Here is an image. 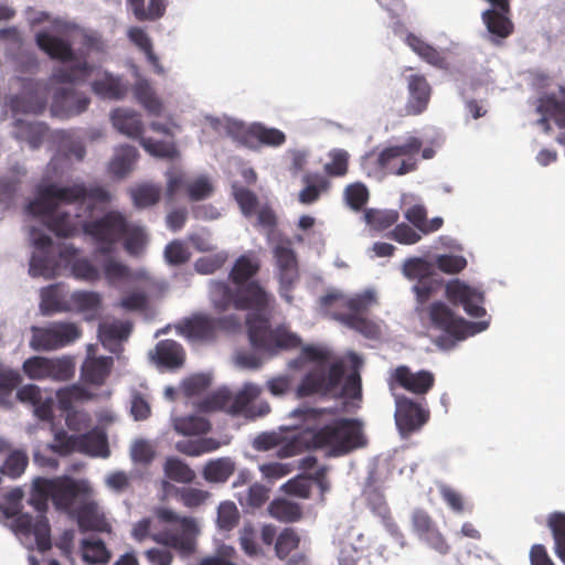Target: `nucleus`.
Instances as JSON below:
<instances>
[{
  "label": "nucleus",
  "mask_w": 565,
  "mask_h": 565,
  "mask_svg": "<svg viewBox=\"0 0 565 565\" xmlns=\"http://www.w3.org/2000/svg\"><path fill=\"white\" fill-rule=\"evenodd\" d=\"M393 463L388 456L377 455L369 459L364 468L363 489H383L385 482L392 476Z\"/></svg>",
  "instance_id": "26"
},
{
  "label": "nucleus",
  "mask_w": 565,
  "mask_h": 565,
  "mask_svg": "<svg viewBox=\"0 0 565 565\" xmlns=\"http://www.w3.org/2000/svg\"><path fill=\"white\" fill-rule=\"evenodd\" d=\"M247 136L268 147H279L286 142V135L281 130L262 124L252 125Z\"/></svg>",
  "instance_id": "49"
},
{
  "label": "nucleus",
  "mask_w": 565,
  "mask_h": 565,
  "mask_svg": "<svg viewBox=\"0 0 565 565\" xmlns=\"http://www.w3.org/2000/svg\"><path fill=\"white\" fill-rule=\"evenodd\" d=\"M138 159V151L135 147L126 145L119 147L109 163V172L113 177H125L132 172Z\"/></svg>",
  "instance_id": "41"
},
{
  "label": "nucleus",
  "mask_w": 565,
  "mask_h": 565,
  "mask_svg": "<svg viewBox=\"0 0 565 565\" xmlns=\"http://www.w3.org/2000/svg\"><path fill=\"white\" fill-rule=\"evenodd\" d=\"M547 525L554 537L555 554L565 564V513H551L547 518Z\"/></svg>",
  "instance_id": "51"
},
{
  "label": "nucleus",
  "mask_w": 565,
  "mask_h": 565,
  "mask_svg": "<svg viewBox=\"0 0 565 565\" xmlns=\"http://www.w3.org/2000/svg\"><path fill=\"white\" fill-rule=\"evenodd\" d=\"M305 449H323L329 457H339L353 449V418H339L317 430L294 436L279 449L280 457H292Z\"/></svg>",
  "instance_id": "2"
},
{
  "label": "nucleus",
  "mask_w": 565,
  "mask_h": 565,
  "mask_svg": "<svg viewBox=\"0 0 565 565\" xmlns=\"http://www.w3.org/2000/svg\"><path fill=\"white\" fill-rule=\"evenodd\" d=\"M35 42L39 49L52 60L63 63L73 62L75 60L74 50L67 40L53 35L46 31H41L36 34Z\"/></svg>",
  "instance_id": "25"
},
{
  "label": "nucleus",
  "mask_w": 565,
  "mask_h": 565,
  "mask_svg": "<svg viewBox=\"0 0 565 565\" xmlns=\"http://www.w3.org/2000/svg\"><path fill=\"white\" fill-rule=\"evenodd\" d=\"M235 462L230 457H221L209 460L202 471L203 478L211 483H223L235 471Z\"/></svg>",
  "instance_id": "39"
},
{
  "label": "nucleus",
  "mask_w": 565,
  "mask_h": 565,
  "mask_svg": "<svg viewBox=\"0 0 565 565\" xmlns=\"http://www.w3.org/2000/svg\"><path fill=\"white\" fill-rule=\"evenodd\" d=\"M72 311L86 315L87 319L95 318L102 307V296L96 291L77 290L70 295Z\"/></svg>",
  "instance_id": "36"
},
{
  "label": "nucleus",
  "mask_w": 565,
  "mask_h": 565,
  "mask_svg": "<svg viewBox=\"0 0 565 565\" xmlns=\"http://www.w3.org/2000/svg\"><path fill=\"white\" fill-rule=\"evenodd\" d=\"M300 537L294 529L282 530L275 544L276 555L280 559H285L294 550L298 548Z\"/></svg>",
  "instance_id": "61"
},
{
  "label": "nucleus",
  "mask_w": 565,
  "mask_h": 565,
  "mask_svg": "<svg viewBox=\"0 0 565 565\" xmlns=\"http://www.w3.org/2000/svg\"><path fill=\"white\" fill-rule=\"evenodd\" d=\"M209 295L213 308L218 312H224L232 307L236 309L237 287L233 289L225 281L211 280L209 284Z\"/></svg>",
  "instance_id": "35"
},
{
  "label": "nucleus",
  "mask_w": 565,
  "mask_h": 565,
  "mask_svg": "<svg viewBox=\"0 0 565 565\" xmlns=\"http://www.w3.org/2000/svg\"><path fill=\"white\" fill-rule=\"evenodd\" d=\"M124 248L131 256H139L147 244V235L140 226L127 225L124 236Z\"/></svg>",
  "instance_id": "56"
},
{
  "label": "nucleus",
  "mask_w": 565,
  "mask_h": 565,
  "mask_svg": "<svg viewBox=\"0 0 565 565\" xmlns=\"http://www.w3.org/2000/svg\"><path fill=\"white\" fill-rule=\"evenodd\" d=\"M113 367V358H86L82 365L81 376L85 383L100 386L106 382Z\"/></svg>",
  "instance_id": "29"
},
{
  "label": "nucleus",
  "mask_w": 565,
  "mask_h": 565,
  "mask_svg": "<svg viewBox=\"0 0 565 565\" xmlns=\"http://www.w3.org/2000/svg\"><path fill=\"white\" fill-rule=\"evenodd\" d=\"M83 558L92 564L106 563L109 559V552L103 541H88L83 542Z\"/></svg>",
  "instance_id": "63"
},
{
  "label": "nucleus",
  "mask_w": 565,
  "mask_h": 565,
  "mask_svg": "<svg viewBox=\"0 0 565 565\" xmlns=\"http://www.w3.org/2000/svg\"><path fill=\"white\" fill-rule=\"evenodd\" d=\"M269 513L273 518L282 522H296L301 519L302 512L297 503L280 499L269 505Z\"/></svg>",
  "instance_id": "54"
},
{
  "label": "nucleus",
  "mask_w": 565,
  "mask_h": 565,
  "mask_svg": "<svg viewBox=\"0 0 565 565\" xmlns=\"http://www.w3.org/2000/svg\"><path fill=\"white\" fill-rule=\"evenodd\" d=\"M90 87L95 95L104 99L118 100L128 93V86L121 78L108 72H104L100 78L93 81Z\"/></svg>",
  "instance_id": "30"
},
{
  "label": "nucleus",
  "mask_w": 565,
  "mask_h": 565,
  "mask_svg": "<svg viewBox=\"0 0 565 565\" xmlns=\"http://www.w3.org/2000/svg\"><path fill=\"white\" fill-rule=\"evenodd\" d=\"M40 310L44 316L72 311L70 297L67 298L63 285L55 284L41 290Z\"/></svg>",
  "instance_id": "27"
},
{
  "label": "nucleus",
  "mask_w": 565,
  "mask_h": 565,
  "mask_svg": "<svg viewBox=\"0 0 565 565\" xmlns=\"http://www.w3.org/2000/svg\"><path fill=\"white\" fill-rule=\"evenodd\" d=\"M94 65L85 58L71 66L56 67L50 81L57 84H74L85 82L93 73Z\"/></svg>",
  "instance_id": "33"
},
{
  "label": "nucleus",
  "mask_w": 565,
  "mask_h": 565,
  "mask_svg": "<svg viewBox=\"0 0 565 565\" xmlns=\"http://www.w3.org/2000/svg\"><path fill=\"white\" fill-rule=\"evenodd\" d=\"M30 348L38 352H50L71 345L82 337V329L70 321H54L46 326L31 327Z\"/></svg>",
  "instance_id": "5"
},
{
  "label": "nucleus",
  "mask_w": 565,
  "mask_h": 565,
  "mask_svg": "<svg viewBox=\"0 0 565 565\" xmlns=\"http://www.w3.org/2000/svg\"><path fill=\"white\" fill-rule=\"evenodd\" d=\"M14 137L30 145L31 148H38L47 132V126L40 121H26L17 119L14 121Z\"/></svg>",
  "instance_id": "37"
},
{
  "label": "nucleus",
  "mask_w": 565,
  "mask_h": 565,
  "mask_svg": "<svg viewBox=\"0 0 565 565\" xmlns=\"http://www.w3.org/2000/svg\"><path fill=\"white\" fill-rule=\"evenodd\" d=\"M447 299L455 306H462L465 312L475 318L486 315L484 294L477 287L455 279L446 285Z\"/></svg>",
  "instance_id": "16"
},
{
  "label": "nucleus",
  "mask_w": 565,
  "mask_h": 565,
  "mask_svg": "<svg viewBox=\"0 0 565 565\" xmlns=\"http://www.w3.org/2000/svg\"><path fill=\"white\" fill-rule=\"evenodd\" d=\"M156 359L162 366L177 369L184 362V351L177 341L162 340L156 345Z\"/></svg>",
  "instance_id": "38"
},
{
  "label": "nucleus",
  "mask_w": 565,
  "mask_h": 565,
  "mask_svg": "<svg viewBox=\"0 0 565 565\" xmlns=\"http://www.w3.org/2000/svg\"><path fill=\"white\" fill-rule=\"evenodd\" d=\"M29 457L24 450H14L6 458L0 472L11 479L19 478L26 469Z\"/></svg>",
  "instance_id": "55"
},
{
  "label": "nucleus",
  "mask_w": 565,
  "mask_h": 565,
  "mask_svg": "<svg viewBox=\"0 0 565 565\" xmlns=\"http://www.w3.org/2000/svg\"><path fill=\"white\" fill-rule=\"evenodd\" d=\"M52 502L56 510L70 511L76 500L88 491L84 481L64 476L50 479Z\"/></svg>",
  "instance_id": "19"
},
{
  "label": "nucleus",
  "mask_w": 565,
  "mask_h": 565,
  "mask_svg": "<svg viewBox=\"0 0 565 565\" xmlns=\"http://www.w3.org/2000/svg\"><path fill=\"white\" fill-rule=\"evenodd\" d=\"M77 451L90 456L108 457L109 448L106 436L96 430L77 436Z\"/></svg>",
  "instance_id": "40"
},
{
  "label": "nucleus",
  "mask_w": 565,
  "mask_h": 565,
  "mask_svg": "<svg viewBox=\"0 0 565 565\" xmlns=\"http://www.w3.org/2000/svg\"><path fill=\"white\" fill-rule=\"evenodd\" d=\"M71 271L75 279L95 282L100 279L99 269L87 258H76L71 264Z\"/></svg>",
  "instance_id": "58"
},
{
  "label": "nucleus",
  "mask_w": 565,
  "mask_h": 565,
  "mask_svg": "<svg viewBox=\"0 0 565 565\" xmlns=\"http://www.w3.org/2000/svg\"><path fill=\"white\" fill-rule=\"evenodd\" d=\"M132 90L137 102L142 105L148 113L152 115H159L161 113L162 104L147 79H138Z\"/></svg>",
  "instance_id": "45"
},
{
  "label": "nucleus",
  "mask_w": 565,
  "mask_h": 565,
  "mask_svg": "<svg viewBox=\"0 0 565 565\" xmlns=\"http://www.w3.org/2000/svg\"><path fill=\"white\" fill-rule=\"evenodd\" d=\"M505 14L495 9H489L482 13L488 31L500 39H505L513 32V23Z\"/></svg>",
  "instance_id": "44"
},
{
  "label": "nucleus",
  "mask_w": 565,
  "mask_h": 565,
  "mask_svg": "<svg viewBox=\"0 0 565 565\" xmlns=\"http://www.w3.org/2000/svg\"><path fill=\"white\" fill-rule=\"evenodd\" d=\"M232 403V393L227 388H220L212 394L207 395L199 403V408L202 412H217L222 411L230 414Z\"/></svg>",
  "instance_id": "53"
},
{
  "label": "nucleus",
  "mask_w": 565,
  "mask_h": 565,
  "mask_svg": "<svg viewBox=\"0 0 565 565\" xmlns=\"http://www.w3.org/2000/svg\"><path fill=\"white\" fill-rule=\"evenodd\" d=\"M408 100L406 103L407 115L416 116L424 113L429 104L431 87L422 74L407 76Z\"/></svg>",
  "instance_id": "24"
},
{
  "label": "nucleus",
  "mask_w": 565,
  "mask_h": 565,
  "mask_svg": "<svg viewBox=\"0 0 565 565\" xmlns=\"http://www.w3.org/2000/svg\"><path fill=\"white\" fill-rule=\"evenodd\" d=\"M420 149L422 142L415 137L409 138L404 145L384 149L376 159L377 172L406 174L414 171Z\"/></svg>",
  "instance_id": "10"
},
{
  "label": "nucleus",
  "mask_w": 565,
  "mask_h": 565,
  "mask_svg": "<svg viewBox=\"0 0 565 565\" xmlns=\"http://www.w3.org/2000/svg\"><path fill=\"white\" fill-rule=\"evenodd\" d=\"M140 145L146 151L159 158L174 159L179 154L173 142L141 138Z\"/></svg>",
  "instance_id": "64"
},
{
  "label": "nucleus",
  "mask_w": 565,
  "mask_h": 565,
  "mask_svg": "<svg viewBox=\"0 0 565 565\" xmlns=\"http://www.w3.org/2000/svg\"><path fill=\"white\" fill-rule=\"evenodd\" d=\"M163 471L167 478L179 483H191L195 479L194 470L177 457L166 460Z\"/></svg>",
  "instance_id": "50"
},
{
  "label": "nucleus",
  "mask_w": 565,
  "mask_h": 565,
  "mask_svg": "<svg viewBox=\"0 0 565 565\" xmlns=\"http://www.w3.org/2000/svg\"><path fill=\"white\" fill-rule=\"evenodd\" d=\"M233 195L245 216L249 217L256 212L258 198L253 191L234 184Z\"/></svg>",
  "instance_id": "62"
},
{
  "label": "nucleus",
  "mask_w": 565,
  "mask_h": 565,
  "mask_svg": "<svg viewBox=\"0 0 565 565\" xmlns=\"http://www.w3.org/2000/svg\"><path fill=\"white\" fill-rule=\"evenodd\" d=\"M275 299L258 280H250L247 284L237 286L236 310L250 311L246 317V326L252 316L260 319H268Z\"/></svg>",
  "instance_id": "13"
},
{
  "label": "nucleus",
  "mask_w": 565,
  "mask_h": 565,
  "mask_svg": "<svg viewBox=\"0 0 565 565\" xmlns=\"http://www.w3.org/2000/svg\"><path fill=\"white\" fill-rule=\"evenodd\" d=\"M56 396L60 408L62 411L70 412L75 402L88 401L93 397V394L85 387L78 384H73L71 386L60 388Z\"/></svg>",
  "instance_id": "52"
},
{
  "label": "nucleus",
  "mask_w": 565,
  "mask_h": 565,
  "mask_svg": "<svg viewBox=\"0 0 565 565\" xmlns=\"http://www.w3.org/2000/svg\"><path fill=\"white\" fill-rule=\"evenodd\" d=\"M403 274L409 279H422L434 275V265L420 257H413L405 260Z\"/></svg>",
  "instance_id": "60"
},
{
  "label": "nucleus",
  "mask_w": 565,
  "mask_h": 565,
  "mask_svg": "<svg viewBox=\"0 0 565 565\" xmlns=\"http://www.w3.org/2000/svg\"><path fill=\"white\" fill-rule=\"evenodd\" d=\"M129 194L137 209H146L160 201L161 188L151 183H143L130 189Z\"/></svg>",
  "instance_id": "48"
},
{
  "label": "nucleus",
  "mask_w": 565,
  "mask_h": 565,
  "mask_svg": "<svg viewBox=\"0 0 565 565\" xmlns=\"http://www.w3.org/2000/svg\"><path fill=\"white\" fill-rule=\"evenodd\" d=\"M399 218V214L395 210H377V209H364L362 214V221L370 232H382Z\"/></svg>",
  "instance_id": "42"
},
{
  "label": "nucleus",
  "mask_w": 565,
  "mask_h": 565,
  "mask_svg": "<svg viewBox=\"0 0 565 565\" xmlns=\"http://www.w3.org/2000/svg\"><path fill=\"white\" fill-rule=\"evenodd\" d=\"M320 310L334 320L353 328V298L338 291H330L320 298Z\"/></svg>",
  "instance_id": "23"
},
{
  "label": "nucleus",
  "mask_w": 565,
  "mask_h": 565,
  "mask_svg": "<svg viewBox=\"0 0 565 565\" xmlns=\"http://www.w3.org/2000/svg\"><path fill=\"white\" fill-rule=\"evenodd\" d=\"M428 315L431 324L436 329L445 331L457 339H465L468 329L473 326L463 318L456 317L451 309L440 301L434 302L429 307Z\"/></svg>",
  "instance_id": "20"
},
{
  "label": "nucleus",
  "mask_w": 565,
  "mask_h": 565,
  "mask_svg": "<svg viewBox=\"0 0 565 565\" xmlns=\"http://www.w3.org/2000/svg\"><path fill=\"white\" fill-rule=\"evenodd\" d=\"M248 338L253 348L268 353H276L280 349H295L300 339L286 330L270 328L269 319L252 316L248 320Z\"/></svg>",
  "instance_id": "8"
},
{
  "label": "nucleus",
  "mask_w": 565,
  "mask_h": 565,
  "mask_svg": "<svg viewBox=\"0 0 565 565\" xmlns=\"http://www.w3.org/2000/svg\"><path fill=\"white\" fill-rule=\"evenodd\" d=\"M262 394V387L255 383H245L239 391L232 394L230 415L243 416L248 420L264 417L270 413V405L266 401L255 403Z\"/></svg>",
  "instance_id": "15"
},
{
  "label": "nucleus",
  "mask_w": 565,
  "mask_h": 565,
  "mask_svg": "<svg viewBox=\"0 0 565 565\" xmlns=\"http://www.w3.org/2000/svg\"><path fill=\"white\" fill-rule=\"evenodd\" d=\"M344 373V364L341 361L332 363L328 373L321 369H315L303 376L296 390V395L303 398L316 394H331L339 388Z\"/></svg>",
  "instance_id": "12"
},
{
  "label": "nucleus",
  "mask_w": 565,
  "mask_h": 565,
  "mask_svg": "<svg viewBox=\"0 0 565 565\" xmlns=\"http://www.w3.org/2000/svg\"><path fill=\"white\" fill-rule=\"evenodd\" d=\"M259 270V258L253 253L243 254L235 260L230 271V279L235 286L244 285L254 280Z\"/></svg>",
  "instance_id": "32"
},
{
  "label": "nucleus",
  "mask_w": 565,
  "mask_h": 565,
  "mask_svg": "<svg viewBox=\"0 0 565 565\" xmlns=\"http://www.w3.org/2000/svg\"><path fill=\"white\" fill-rule=\"evenodd\" d=\"M30 238L35 250L30 259V275L51 277L57 267L52 238L38 228L30 231Z\"/></svg>",
  "instance_id": "14"
},
{
  "label": "nucleus",
  "mask_w": 565,
  "mask_h": 565,
  "mask_svg": "<svg viewBox=\"0 0 565 565\" xmlns=\"http://www.w3.org/2000/svg\"><path fill=\"white\" fill-rule=\"evenodd\" d=\"M86 189L82 185L58 188L47 185L41 188L36 198L26 206V212L33 216L45 217V225L60 237H70L74 233V226L68 213L56 214L61 203H74L84 201Z\"/></svg>",
  "instance_id": "3"
},
{
  "label": "nucleus",
  "mask_w": 565,
  "mask_h": 565,
  "mask_svg": "<svg viewBox=\"0 0 565 565\" xmlns=\"http://www.w3.org/2000/svg\"><path fill=\"white\" fill-rule=\"evenodd\" d=\"M103 273L106 281L110 286H117L122 282L138 280L141 275L130 269L129 266L116 260L107 259L103 265Z\"/></svg>",
  "instance_id": "43"
},
{
  "label": "nucleus",
  "mask_w": 565,
  "mask_h": 565,
  "mask_svg": "<svg viewBox=\"0 0 565 565\" xmlns=\"http://www.w3.org/2000/svg\"><path fill=\"white\" fill-rule=\"evenodd\" d=\"M239 327V319L234 316L214 318L205 313H195L183 319L175 329L180 335L201 342L214 341L218 330L233 331Z\"/></svg>",
  "instance_id": "6"
},
{
  "label": "nucleus",
  "mask_w": 565,
  "mask_h": 565,
  "mask_svg": "<svg viewBox=\"0 0 565 565\" xmlns=\"http://www.w3.org/2000/svg\"><path fill=\"white\" fill-rule=\"evenodd\" d=\"M130 333V326L120 321L102 323L98 329V337L104 345L107 343L125 340Z\"/></svg>",
  "instance_id": "57"
},
{
  "label": "nucleus",
  "mask_w": 565,
  "mask_h": 565,
  "mask_svg": "<svg viewBox=\"0 0 565 565\" xmlns=\"http://www.w3.org/2000/svg\"><path fill=\"white\" fill-rule=\"evenodd\" d=\"M395 404V422L403 436L420 429L429 419V411L409 397L396 395Z\"/></svg>",
  "instance_id": "17"
},
{
  "label": "nucleus",
  "mask_w": 565,
  "mask_h": 565,
  "mask_svg": "<svg viewBox=\"0 0 565 565\" xmlns=\"http://www.w3.org/2000/svg\"><path fill=\"white\" fill-rule=\"evenodd\" d=\"M536 110L541 115H547L558 128L565 129V102L554 94L541 97Z\"/></svg>",
  "instance_id": "47"
},
{
  "label": "nucleus",
  "mask_w": 565,
  "mask_h": 565,
  "mask_svg": "<svg viewBox=\"0 0 565 565\" xmlns=\"http://www.w3.org/2000/svg\"><path fill=\"white\" fill-rule=\"evenodd\" d=\"M49 87L38 81L28 82L20 95L11 100V108L14 113L42 114L47 104Z\"/></svg>",
  "instance_id": "18"
},
{
  "label": "nucleus",
  "mask_w": 565,
  "mask_h": 565,
  "mask_svg": "<svg viewBox=\"0 0 565 565\" xmlns=\"http://www.w3.org/2000/svg\"><path fill=\"white\" fill-rule=\"evenodd\" d=\"M276 278L279 284L278 292L288 303H291V295L300 278L299 264L292 243L289 238L280 239L273 248Z\"/></svg>",
  "instance_id": "9"
},
{
  "label": "nucleus",
  "mask_w": 565,
  "mask_h": 565,
  "mask_svg": "<svg viewBox=\"0 0 565 565\" xmlns=\"http://www.w3.org/2000/svg\"><path fill=\"white\" fill-rule=\"evenodd\" d=\"M239 521V512L232 501L221 502L217 508V526L222 531L233 530Z\"/></svg>",
  "instance_id": "59"
},
{
  "label": "nucleus",
  "mask_w": 565,
  "mask_h": 565,
  "mask_svg": "<svg viewBox=\"0 0 565 565\" xmlns=\"http://www.w3.org/2000/svg\"><path fill=\"white\" fill-rule=\"evenodd\" d=\"M77 524L82 532H109L110 525L94 503H86L77 510Z\"/></svg>",
  "instance_id": "34"
},
{
  "label": "nucleus",
  "mask_w": 565,
  "mask_h": 565,
  "mask_svg": "<svg viewBox=\"0 0 565 565\" xmlns=\"http://www.w3.org/2000/svg\"><path fill=\"white\" fill-rule=\"evenodd\" d=\"M111 121L114 127L122 135L138 139L139 142L143 138V122L140 114L129 109L117 108L111 113Z\"/></svg>",
  "instance_id": "28"
},
{
  "label": "nucleus",
  "mask_w": 565,
  "mask_h": 565,
  "mask_svg": "<svg viewBox=\"0 0 565 565\" xmlns=\"http://www.w3.org/2000/svg\"><path fill=\"white\" fill-rule=\"evenodd\" d=\"M312 481H315L318 484L322 492L328 489L324 467L319 468L311 478L298 476L294 479L288 480L284 484V490L288 494L307 499L310 497L311 493Z\"/></svg>",
  "instance_id": "31"
},
{
  "label": "nucleus",
  "mask_w": 565,
  "mask_h": 565,
  "mask_svg": "<svg viewBox=\"0 0 565 565\" xmlns=\"http://www.w3.org/2000/svg\"><path fill=\"white\" fill-rule=\"evenodd\" d=\"M50 499L52 500L50 479L42 477L35 478L28 502L39 512V515L33 518L29 513H20L12 521V529L17 534L34 536L36 547L41 553L52 547L51 526L45 515Z\"/></svg>",
  "instance_id": "4"
},
{
  "label": "nucleus",
  "mask_w": 565,
  "mask_h": 565,
  "mask_svg": "<svg viewBox=\"0 0 565 565\" xmlns=\"http://www.w3.org/2000/svg\"><path fill=\"white\" fill-rule=\"evenodd\" d=\"M90 99L82 93H77L73 88H58L55 90L51 114L55 117L67 119L85 111Z\"/></svg>",
  "instance_id": "21"
},
{
  "label": "nucleus",
  "mask_w": 565,
  "mask_h": 565,
  "mask_svg": "<svg viewBox=\"0 0 565 565\" xmlns=\"http://www.w3.org/2000/svg\"><path fill=\"white\" fill-rule=\"evenodd\" d=\"M174 429L177 433L184 436H199L204 435L211 430V423L196 415L182 416L174 419Z\"/></svg>",
  "instance_id": "46"
},
{
  "label": "nucleus",
  "mask_w": 565,
  "mask_h": 565,
  "mask_svg": "<svg viewBox=\"0 0 565 565\" xmlns=\"http://www.w3.org/2000/svg\"><path fill=\"white\" fill-rule=\"evenodd\" d=\"M393 382L413 394L425 395L434 386L435 376L426 370L414 373L408 366L399 365L392 374L391 388H393Z\"/></svg>",
  "instance_id": "22"
},
{
  "label": "nucleus",
  "mask_w": 565,
  "mask_h": 565,
  "mask_svg": "<svg viewBox=\"0 0 565 565\" xmlns=\"http://www.w3.org/2000/svg\"><path fill=\"white\" fill-rule=\"evenodd\" d=\"M200 532L194 518L180 516L170 509L158 508L152 518L141 519L134 525L131 535L138 542L151 539L162 546L145 552L150 565H171L173 554L170 550L182 558L196 553Z\"/></svg>",
  "instance_id": "1"
},
{
  "label": "nucleus",
  "mask_w": 565,
  "mask_h": 565,
  "mask_svg": "<svg viewBox=\"0 0 565 565\" xmlns=\"http://www.w3.org/2000/svg\"><path fill=\"white\" fill-rule=\"evenodd\" d=\"M22 370L31 380L66 382L75 374V363L70 356H31L23 362Z\"/></svg>",
  "instance_id": "11"
},
{
  "label": "nucleus",
  "mask_w": 565,
  "mask_h": 565,
  "mask_svg": "<svg viewBox=\"0 0 565 565\" xmlns=\"http://www.w3.org/2000/svg\"><path fill=\"white\" fill-rule=\"evenodd\" d=\"M128 224L122 213L110 211L97 220L87 222L84 232L95 241L99 254L108 255L114 252L115 245L122 241Z\"/></svg>",
  "instance_id": "7"
}]
</instances>
